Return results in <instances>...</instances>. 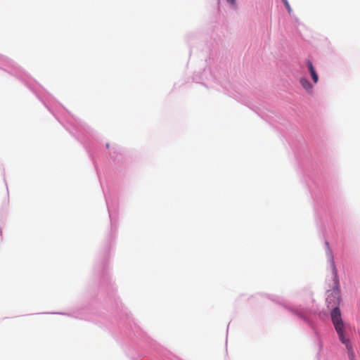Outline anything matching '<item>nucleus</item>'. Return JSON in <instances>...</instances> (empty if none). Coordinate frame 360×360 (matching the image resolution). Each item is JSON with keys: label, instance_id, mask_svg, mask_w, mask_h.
Here are the masks:
<instances>
[{"label": "nucleus", "instance_id": "nucleus-6", "mask_svg": "<svg viewBox=\"0 0 360 360\" xmlns=\"http://www.w3.org/2000/svg\"><path fill=\"white\" fill-rule=\"evenodd\" d=\"M228 3H229L233 6H235L236 5V0H226Z\"/></svg>", "mask_w": 360, "mask_h": 360}, {"label": "nucleus", "instance_id": "nucleus-1", "mask_svg": "<svg viewBox=\"0 0 360 360\" xmlns=\"http://www.w3.org/2000/svg\"><path fill=\"white\" fill-rule=\"evenodd\" d=\"M331 319L335 326V330L337 331L340 341L346 345L349 351L351 360H353V353L352 352L351 345L347 340L345 339L343 332L344 324L341 317V313L338 306H335L331 311Z\"/></svg>", "mask_w": 360, "mask_h": 360}, {"label": "nucleus", "instance_id": "nucleus-2", "mask_svg": "<svg viewBox=\"0 0 360 360\" xmlns=\"http://www.w3.org/2000/svg\"><path fill=\"white\" fill-rule=\"evenodd\" d=\"M326 301L328 302V307L330 305L333 303L335 305H338L340 303V298L338 291H333L330 293V295H328V297L326 299Z\"/></svg>", "mask_w": 360, "mask_h": 360}, {"label": "nucleus", "instance_id": "nucleus-5", "mask_svg": "<svg viewBox=\"0 0 360 360\" xmlns=\"http://www.w3.org/2000/svg\"><path fill=\"white\" fill-rule=\"evenodd\" d=\"M282 1H283V4H285L286 8L288 9V13H290L292 9H291V7H290L288 1L287 0H282Z\"/></svg>", "mask_w": 360, "mask_h": 360}, {"label": "nucleus", "instance_id": "nucleus-4", "mask_svg": "<svg viewBox=\"0 0 360 360\" xmlns=\"http://www.w3.org/2000/svg\"><path fill=\"white\" fill-rule=\"evenodd\" d=\"M300 83L306 91L310 92L312 90L313 86L307 78L301 77L300 79Z\"/></svg>", "mask_w": 360, "mask_h": 360}, {"label": "nucleus", "instance_id": "nucleus-3", "mask_svg": "<svg viewBox=\"0 0 360 360\" xmlns=\"http://www.w3.org/2000/svg\"><path fill=\"white\" fill-rule=\"evenodd\" d=\"M307 65L308 67V69H309V73L311 75L313 82L315 84H316L319 81V77H318V75H317L314 68L312 63L309 60H308L307 61Z\"/></svg>", "mask_w": 360, "mask_h": 360}]
</instances>
